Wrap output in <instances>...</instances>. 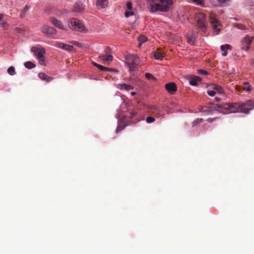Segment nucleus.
<instances>
[{
	"mask_svg": "<svg viewBox=\"0 0 254 254\" xmlns=\"http://www.w3.org/2000/svg\"><path fill=\"white\" fill-rule=\"evenodd\" d=\"M118 86L121 90H125L126 91H129L133 89V86L125 83L119 84Z\"/></svg>",
	"mask_w": 254,
	"mask_h": 254,
	"instance_id": "obj_19",
	"label": "nucleus"
},
{
	"mask_svg": "<svg viewBox=\"0 0 254 254\" xmlns=\"http://www.w3.org/2000/svg\"><path fill=\"white\" fill-rule=\"evenodd\" d=\"M56 46L60 48L63 49L67 51H72L74 48L72 45L60 42L57 43L56 44Z\"/></svg>",
	"mask_w": 254,
	"mask_h": 254,
	"instance_id": "obj_14",
	"label": "nucleus"
},
{
	"mask_svg": "<svg viewBox=\"0 0 254 254\" xmlns=\"http://www.w3.org/2000/svg\"><path fill=\"white\" fill-rule=\"evenodd\" d=\"M198 73L200 74L204 75H206L208 74V72L206 70L201 69L198 70Z\"/></svg>",
	"mask_w": 254,
	"mask_h": 254,
	"instance_id": "obj_33",
	"label": "nucleus"
},
{
	"mask_svg": "<svg viewBox=\"0 0 254 254\" xmlns=\"http://www.w3.org/2000/svg\"><path fill=\"white\" fill-rule=\"evenodd\" d=\"M131 116L129 117L130 118H132L134 117H136L137 115V113L135 111H132L130 112Z\"/></svg>",
	"mask_w": 254,
	"mask_h": 254,
	"instance_id": "obj_40",
	"label": "nucleus"
},
{
	"mask_svg": "<svg viewBox=\"0 0 254 254\" xmlns=\"http://www.w3.org/2000/svg\"><path fill=\"white\" fill-rule=\"evenodd\" d=\"M126 59L127 61L125 64L128 68L129 71L130 72L137 70L138 65L140 64V60L138 56L136 55L127 54L126 56Z\"/></svg>",
	"mask_w": 254,
	"mask_h": 254,
	"instance_id": "obj_3",
	"label": "nucleus"
},
{
	"mask_svg": "<svg viewBox=\"0 0 254 254\" xmlns=\"http://www.w3.org/2000/svg\"><path fill=\"white\" fill-rule=\"evenodd\" d=\"M83 10V5L81 3H76L74 6V11L76 12H80Z\"/></svg>",
	"mask_w": 254,
	"mask_h": 254,
	"instance_id": "obj_23",
	"label": "nucleus"
},
{
	"mask_svg": "<svg viewBox=\"0 0 254 254\" xmlns=\"http://www.w3.org/2000/svg\"><path fill=\"white\" fill-rule=\"evenodd\" d=\"M7 73L10 75H13L15 74V68L13 66H11L8 68Z\"/></svg>",
	"mask_w": 254,
	"mask_h": 254,
	"instance_id": "obj_28",
	"label": "nucleus"
},
{
	"mask_svg": "<svg viewBox=\"0 0 254 254\" xmlns=\"http://www.w3.org/2000/svg\"><path fill=\"white\" fill-rule=\"evenodd\" d=\"M50 21L56 27L62 29H64V25L63 24L62 22L58 19L54 17H51Z\"/></svg>",
	"mask_w": 254,
	"mask_h": 254,
	"instance_id": "obj_13",
	"label": "nucleus"
},
{
	"mask_svg": "<svg viewBox=\"0 0 254 254\" xmlns=\"http://www.w3.org/2000/svg\"><path fill=\"white\" fill-rule=\"evenodd\" d=\"M194 39V38L191 37L190 38H189L188 37V42L191 44H192L193 43V40Z\"/></svg>",
	"mask_w": 254,
	"mask_h": 254,
	"instance_id": "obj_41",
	"label": "nucleus"
},
{
	"mask_svg": "<svg viewBox=\"0 0 254 254\" xmlns=\"http://www.w3.org/2000/svg\"><path fill=\"white\" fill-rule=\"evenodd\" d=\"M28 10V7L26 5L21 12V15L22 17L24 16V15L26 14V13L27 12Z\"/></svg>",
	"mask_w": 254,
	"mask_h": 254,
	"instance_id": "obj_37",
	"label": "nucleus"
},
{
	"mask_svg": "<svg viewBox=\"0 0 254 254\" xmlns=\"http://www.w3.org/2000/svg\"><path fill=\"white\" fill-rule=\"evenodd\" d=\"M209 22L211 24L213 32L216 35H218L220 31V27L222 25L220 21L216 18L215 15L213 13H211L209 15Z\"/></svg>",
	"mask_w": 254,
	"mask_h": 254,
	"instance_id": "obj_6",
	"label": "nucleus"
},
{
	"mask_svg": "<svg viewBox=\"0 0 254 254\" xmlns=\"http://www.w3.org/2000/svg\"><path fill=\"white\" fill-rule=\"evenodd\" d=\"M246 23H247V24L248 25V26H247L248 27V29H249L250 27H251V24L252 23H251V22L249 20H246Z\"/></svg>",
	"mask_w": 254,
	"mask_h": 254,
	"instance_id": "obj_42",
	"label": "nucleus"
},
{
	"mask_svg": "<svg viewBox=\"0 0 254 254\" xmlns=\"http://www.w3.org/2000/svg\"><path fill=\"white\" fill-rule=\"evenodd\" d=\"M201 81V78L197 76H194L189 81V83L192 86H196L197 83Z\"/></svg>",
	"mask_w": 254,
	"mask_h": 254,
	"instance_id": "obj_17",
	"label": "nucleus"
},
{
	"mask_svg": "<svg viewBox=\"0 0 254 254\" xmlns=\"http://www.w3.org/2000/svg\"><path fill=\"white\" fill-rule=\"evenodd\" d=\"M206 107H202L199 109L200 112H209V110L206 109Z\"/></svg>",
	"mask_w": 254,
	"mask_h": 254,
	"instance_id": "obj_39",
	"label": "nucleus"
},
{
	"mask_svg": "<svg viewBox=\"0 0 254 254\" xmlns=\"http://www.w3.org/2000/svg\"><path fill=\"white\" fill-rule=\"evenodd\" d=\"M197 27L203 32L206 31L207 29V21L205 19V14L202 13H196L195 16Z\"/></svg>",
	"mask_w": 254,
	"mask_h": 254,
	"instance_id": "obj_4",
	"label": "nucleus"
},
{
	"mask_svg": "<svg viewBox=\"0 0 254 254\" xmlns=\"http://www.w3.org/2000/svg\"><path fill=\"white\" fill-rule=\"evenodd\" d=\"M215 118H208L207 121L209 123H212L214 120Z\"/></svg>",
	"mask_w": 254,
	"mask_h": 254,
	"instance_id": "obj_43",
	"label": "nucleus"
},
{
	"mask_svg": "<svg viewBox=\"0 0 254 254\" xmlns=\"http://www.w3.org/2000/svg\"><path fill=\"white\" fill-rule=\"evenodd\" d=\"M108 3L107 0H97L96 5L100 8H104Z\"/></svg>",
	"mask_w": 254,
	"mask_h": 254,
	"instance_id": "obj_18",
	"label": "nucleus"
},
{
	"mask_svg": "<svg viewBox=\"0 0 254 254\" xmlns=\"http://www.w3.org/2000/svg\"><path fill=\"white\" fill-rule=\"evenodd\" d=\"M149 109L154 114L160 111L159 109L154 105H151L149 107Z\"/></svg>",
	"mask_w": 254,
	"mask_h": 254,
	"instance_id": "obj_29",
	"label": "nucleus"
},
{
	"mask_svg": "<svg viewBox=\"0 0 254 254\" xmlns=\"http://www.w3.org/2000/svg\"><path fill=\"white\" fill-rule=\"evenodd\" d=\"M69 27L70 29L80 32L86 31L85 27L78 19L72 18L70 20Z\"/></svg>",
	"mask_w": 254,
	"mask_h": 254,
	"instance_id": "obj_7",
	"label": "nucleus"
},
{
	"mask_svg": "<svg viewBox=\"0 0 254 254\" xmlns=\"http://www.w3.org/2000/svg\"><path fill=\"white\" fill-rule=\"evenodd\" d=\"M145 77L148 79H154L153 75L149 73H146L145 74Z\"/></svg>",
	"mask_w": 254,
	"mask_h": 254,
	"instance_id": "obj_35",
	"label": "nucleus"
},
{
	"mask_svg": "<svg viewBox=\"0 0 254 254\" xmlns=\"http://www.w3.org/2000/svg\"><path fill=\"white\" fill-rule=\"evenodd\" d=\"M98 67H97L98 68H99V69L102 70V71H109L110 70V69L108 68V67H106L105 66H104L102 65H100L99 64V65H98Z\"/></svg>",
	"mask_w": 254,
	"mask_h": 254,
	"instance_id": "obj_30",
	"label": "nucleus"
},
{
	"mask_svg": "<svg viewBox=\"0 0 254 254\" xmlns=\"http://www.w3.org/2000/svg\"><path fill=\"white\" fill-rule=\"evenodd\" d=\"M31 51L38 59L39 63L43 65H45L44 61V54L45 50L43 48H39L37 47H32Z\"/></svg>",
	"mask_w": 254,
	"mask_h": 254,
	"instance_id": "obj_5",
	"label": "nucleus"
},
{
	"mask_svg": "<svg viewBox=\"0 0 254 254\" xmlns=\"http://www.w3.org/2000/svg\"><path fill=\"white\" fill-rule=\"evenodd\" d=\"M220 6H228L232 0H216Z\"/></svg>",
	"mask_w": 254,
	"mask_h": 254,
	"instance_id": "obj_22",
	"label": "nucleus"
},
{
	"mask_svg": "<svg viewBox=\"0 0 254 254\" xmlns=\"http://www.w3.org/2000/svg\"><path fill=\"white\" fill-rule=\"evenodd\" d=\"M244 86L243 87V89L244 90H246L247 91H250L252 89V87L250 85H249V83L248 82H245L244 83Z\"/></svg>",
	"mask_w": 254,
	"mask_h": 254,
	"instance_id": "obj_27",
	"label": "nucleus"
},
{
	"mask_svg": "<svg viewBox=\"0 0 254 254\" xmlns=\"http://www.w3.org/2000/svg\"><path fill=\"white\" fill-rule=\"evenodd\" d=\"M105 54H101L99 56V58L100 59L102 60L104 62V64H106V63L111 62L113 61V56L109 54L110 53V48L107 47L105 50Z\"/></svg>",
	"mask_w": 254,
	"mask_h": 254,
	"instance_id": "obj_9",
	"label": "nucleus"
},
{
	"mask_svg": "<svg viewBox=\"0 0 254 254\" xmlns=\"http://www.w3.org/2000/svg\"><path fill=\"white\" fill-rule=\"evenodd\" d=\"M215 100L217 102H219L220 101V99L218 97L215 98Z\"/></svg>",
	"mask_w": 254,
	"mask_h": 254,
	"instance_id": "obj_45",
	"label": "nucleus"
},
{
	"mask_svg": "<svg viewBox=\"0 0 254 254\" xmlns=\"http://www.w3.org/2000/svg\"><path fill=\"white\" fill-rule=\"evenodd\" d=\"M24 66L25 67L28 69H31L36 66V65L31 62H27L24 63Z\"/></svg>",
	"mask_w": 254,
	"mask_h": 254,
	"instance_id": "obj_26",
	"label": "nucleus"
},
{
	"mask_svg": "<svg viewBox=\"0 0 254 254\" xmlns=\"http://www.w3.org/2000/svg\"><path fill=\"white\" fill-rule=\"evenodd\" d=\"M211 88L212 89H214V90L217 91L220 94H222V93H224V90H223V88L221 86H220L218 84H213L211 86Z\"/></svg>",
	"mask_w": 254,
	"mask_h": 254,
	"instance_id": "obj_21",
	"label": "nucleus"
},
{
	"mask_svg": "<svg viewBox=\"0 0 254 254\" xmlns=\"http://www.w3.org/2000/svg\"><path fill=\"white\" fill-rule=\"evenodd\" d=\"M231 48V46L229 44H225L223 45H221L220 47V49L221 51L223 52L222 55L223 56H226L228 54V52L226 50L230 49Z\"/></svg>",
	"mask_w": 254,
	"mask_h": 254,
	"instance_id": "obj_20",
	"label": "nucleus"
},
{
	"mask_svg": "<svg viewBox=\"0 0 254 254\" xmlns=\"http://www.w3.org/2000/svg\"><path fill=\"white\" fill-rule=\"evenodd\" d=\"M207 93L211 97L214 96L216 94L215 91L213 90H208Z\"/></svg>",
	"mask_w": 254,
	"mask_h": 254,
	"instance_id": "obj_38",
	"label": "nucleus"
},
{
	"mask_svg": "<svg viewBox=\"0 0 254 254\" xmlns=\"http://www.w3.org/2000/svg\"><path fill=\"white\" fill-rule=\"evenodd\" d=\"M210 108L218 111H220L221 109H224L226 110L233 109L230 113H242L248 114H249L250 111L254 109V101L248 100L243 103H230L222 102L220 104H216Z\"/></svg>",
	"mask_w": 254,
	"mask_h": 254,
	"instance_id": "obj_1",
	"label": "nucleus"
},
{
	"mask_svg": "<svg viewBox=\"0 0 254 254\" xmlns=\"http://www.w3.org/2000/svg\"><path fill=\"white\" fill-rule=\"evenodd\" d=\"M147 37H145V36H140L138 38V41H139V44H138V47H140L142 44L144 42H146L147 41Z\"/></svg>",
	"mask_w": 254,
	"mask_h": 254,
	"instance_id": "obj_25",
	"label": "nucleus"
},
{
	"mask_svg": "<svg viewBox=\"0 0 254 254\" xmlns=\"http://www.w3.org/2000/svg\"><path fill=\"white\" fill-rule=\"evenodd\" d=\"M93 65H94L95 66H96V67H98V65H99V64H98L96 63H93Z\"/></svg>",
	"mask_w": 254,
	"mask_h": 254,
	"instance_id": "obj_44",
	"label": "nucleus"
},
{
	"mask_svg": "<svg viewBox=\"0 0 254 254\" xmlns=\"http://www.w3.org/2000/svg\"><path fill=\"white\" fill-rule=\"evenodd\" d=\"M203 121V119H197L193 122V125L195 126Z\"/></svg>",
	"mask_w": 254,
	"mask_h": 254,
	"instance_id": "obj_32",
	"label": "nucleus"
},
{
	"mask_svg": "<svg viewBox=\"0 0 254 254\" xmlns=\"http://www.w3.org/2000/svg\"><path fill=\"white\" fill-rule=\"evenodd\" d=\"M155 121V119L152 117H148L146 118V122L148 123H152Z\"/></svg>",
	"mask_w": 254,
	"mask_h": 254,
	"instance_id": "obj_36",
	"label": "nucleus"
},
{
	"mask_svg": "<svg viewBox=\"0 0 254 254\" xmlns=\"http://www.w3.org/2000/svg\"><path fill=\"white\" fill-rule=\"evenodd\" d=\"M6 25V23L2 20V15L0 14V26L4 27Z\"/></svg>",
	"mask_w": 254,
	"mask_h": 254,
	"instance_id": "obj_34",
	"label": "nucleus"
},
{
	"mask_svg": "<svg viewBox=\"0 0 254 254\" xmlns=\"http://www.w3.org/2000/svg\"><path fill=\"white\" fill-rule=\"evenodd\" d=\"M151 11L152 12L168 11L172 5V0H150Z\"/></svg>",
	"mask_w": 254,
	"mask_h": 254,
	"instance_id": "obj_2",
	"label": "nucleus"
},
{
	"mask_svg": "<svg viewBox=\"0 0 254 254\" xmlns=\"http://www.w3.org/2000/svg\"><path fill=\"white\" fill-rule=\"evenodd\" d=\"M254 39L253 37L247 35L241 41V48L245 51H248Z\"/></svg>",
	"mask_w": 254,
	"mask_h": 254,
	"instance_id": "obj_8",
	"label": "nucleus"
},
{
	"mask_svg": "<svg viewBox=\"0 0 254 254\" xmlns=\"http://www.w3.org/2000/svg\"><path fill=\"white\" fill-rule=\"evenodd\" d=\"M164 56V53L159 49L155 51L154 54V57L156 60H161Z\"/></svg>",
	"mask_w": 254,
	"mask_h": 254,
	"instance_id": "obj_16",
	"label": "nucleus"
},
{
	"mask_svg": "<svg viewBox=\"0 0 254 254\" xmlns=\"http://www.w3.org/2000/svg\"><path fill=\"white\" fill-rule=\"evenodd\" d=\"M131 94L132 95H134L135 94V92H132L131 93Z\"/></svg>",
	"mask_w": 254,
	"mask_h": 254,
	"instance_id": "obj_46",
	"label": "nucleus"
},
{
	"mask_svg": "<svg viewBox=\"0 0 254 254\" xmlns=\"http://www.w3.org/2000/svg\"><path fill=\"white\" fill-rule=\"evenodd\" d=\"M42 31L43 33L48 35H53L56 33V30L54 27L46 25L42 28Z\"/></svg>",
	"mask_w": 254,
	"mask_h": 254,
	"instance_id": "obj_11",
	"label": "nucleus"
},
{
	"mask_svg": "<svg viewBox=\"0 0 254 254\" xmlns=\"http://www.w3.org/2000/svg\"><path fill=\"white\" fill-rule=\"evenodd\" d=\"M234 27L240 30H242L248 29V27L246 25H243L240 23H235L234 24Z\"/></svg>",
	"mask_w": 254,
	"mask_h": 254,
	"instance_id": "obj_24",
	"label": "nucleus"
},
{
	"mask_svg": "<svg viewBox=\"0 0 254 254\" xmlns=\"http://www.w3.org/2000/svg\"><path fill=\"white\" fill-rule=\"evenodd\" d=\"M134 15V13L132 10V4L130 2H127V8L125 15L126 17H128L129 16H133Z\"/></svg>",
	"mask_w": 254,
	"mask_h": 254,
	"instance_id": "obj_12",
	"label": "nucleus"
},
{
	"mask_svg": "<svg viewBox=\"0 0 254 254\" xmlns=\"http://www.w3.org/2000/svg\"><path fill=\"white\" fill-rule=\"evenodd\" d=\"M38 76L41 79L45 80L46 82H50L53 79V77L49 76L43 72L39 73Z\"/></svg>",
	"mask_w": 254,
	"mask_h": 254,
	"instance_id": "obj_15",
	"label": "nucleus"
},
{
	"mask_svg": "<svg viewBox=\"0 0 254 254\" xmlns=\"http://www.w3.org/2000/svg\"><path fill=\"white\" fill-rule=\"evenodd\" d=\"M167 91L171 94H174L177 91V86L175 83L171 82L165 85Z\"/></svg>",
	"mask_w": 254,
	"mask_h": 254,
	"instance_id": "obj_10",
	"label": "nucleus"
},
{
	"mask_svg": "<svg viewBox=\"0 0 254 254\" xmlns=\"http://www.w3.org/2000/svg\"><path fill=\"white\" fill-rule=\"evenodd\" d=\"M125 127L126 126L118 125L116 130V133H118L121 130H123Z\"/></svg>",
	"mask_w": 254,
	"mask_h": 254,
	"instance_id": "obj_31",
	"label": "nucleus"
}]
</instances>
